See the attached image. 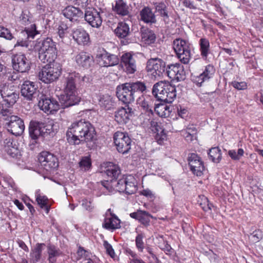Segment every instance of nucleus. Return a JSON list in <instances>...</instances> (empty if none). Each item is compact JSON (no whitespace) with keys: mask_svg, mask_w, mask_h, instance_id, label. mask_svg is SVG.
<instances>
[{"mask_svg":"<svg viewBox=\"0 0 263 263\" xmlns=\"http://www.w3.org/2000/svg\"><path fill=\"white\" fill-rule=\"evenodd\" d=\"M57 56L56 43L52 39L47 37L43 41L39 50V58L43 63L54 62Z\"/></svg>","mask_w":263,"mask_h":263,"instance_id":"7","label":"nucleus"},{"mask_svg":"<svg viewBox=\"0 0 263 263\" xmlns=\"http://www.w3.org/2000/svg\"><path fill=\"white\" fill-rule=\"evenodd\" d=\"M210 159L215 163H219L221 159V150L218 147L211 148L208 153Z\"/></svg>","mask_w":263,"mask_h":263,"instance_id":"43","label":"nucleus"},{"mask_svg":"<svg viewBox=\"0 0 263 263\" xmlns=\"http://www.w3.org/2000/svg\"><path fill=\"white\" fill-rule=\"evenodd\" d=\"M141 20L146 23L154 24L156 22V16L152 9L145 7L140 12Z\"/></svg>","mask_w":263,"mask_h":263,"instance_id":"31","label":"nucleus"},{"mask_svg":"<svg viewBox=\"0 0 263 263\" xmlns=\"http://www.w3.org/2000/svg\"><path fill=\"white\" fill-rule=\"evenodd\" d=\"M154 109L159 116L166 118L171 115L172 111V106L166 104L160 103L156 105Z\"/></svg>","mask_w":263,"mask_h":263,"instance_id":"36","label":"nucleus"},{"mask_svg":"<svg viewBox=\"0 0 263 263\" xmlns=\"http://www.w3.org/2000/svg\"><path fill=\"white\" fill-rule=\"evenodd\" d=\"M103 227L109 230H114L120 227V219L115 215L111 213L110 209L106 213Z\"/></svg>","mask_w":263,"mask_h":263,"instance_id":"23","label":"nucleus"},{"mask_svg":"<svg viewBox=\"0 0 263 263\" xmlns=\"http://www.w3.org/2000/svg\"><path fill=\"white\" fill-rule=\"evenodd\" d=\"M114 191L125 192L127 194H133L137 191L136 180L132 175L123 176L119 180H112Z\"/></svg>","mask_w":263,"mask_h":263,"instance_id":"9","label":"nucleus"},{"mask_svg":"<svg viewBox=\"0 0 263 263\" xmlns=\"http://www.w3.org/2000/svg\"><path fill=\"white\" fill-rule=\"evenodd\" d=\"M149 263H160V261L155 253H151L149 256H146Z\"/></svg>","mask_w":263,"mask_h":263,"instance_id":"59","label":"nucleus"},{"mask_svg":"<svg viewBox=\"0 0 263 263\" xmlns=\"http://www.w3.org/2000/svg\"><path fill=\"white\" fill-rule=\"evenodd\" d=\"M106 175L112 179H116L121 173L120 167L118 165L113 164L112 162H108L104 171Z\"/></svg>","mask_w":263,"mask_h":263,"instance_id":"37","label":"nucleus"},{"mask_svg":"<svg viewBox=\"0 0 263 263\" xmlns=\"http://www.w3.org/2000/svg\"><path fill=\"white\" fill-rule=\"evenodd\" d=\"M201 208L205 212H208L211 210L212 206H213L211 203H210L207 198L204 197L203 199V202L200 204Z\"/></svg>","mask_w":263,"mask_h":263,"instance_id":"54","label":"nucleus"},{"mask_svg":"<svg viewBox=\"0 0 263 263\" xmlns=\"http://www.w3.org/2000/svg\"><path fill=\"white\" fill-rule=\"evenodd\" d=\"M47 253L49 263H55L57 257L62 254V251L58 248L51 244L47 246Z\"/></svg>","mask_w":263,"mask_h":263,"instance_id":"34","label":"nucleus"},{"mask_svg":"<svg viewBox=\"0 0 263 263\" xmlns=\"http://www.w3.org/2000/svg\"><path fill=\"white\" fill-rule=\"evenodd\" d=\"M76 61L79 65L87 68L90 66L92 61V58L89 53L81 52L76 57Z\"/></svg>","mask_w":263,"mask_h":263,"instance_id":"32","label":"nucleus"},{"mask_svg":"<svg viewBox=\"0 0 263 263\" xmlns=\"http://www.w3.org/2000/svg\"><path fill=\"white\" fill-rule=\"evenodd\" d=\"M121 65L127 73L133 74L137 70L136 60L129 52L122 55Z\"/></svg>","mask_w":263,"mask_h":263,"instance_id":"19","label":"nucleus"},{"mask_svg":"<svg viewBox=\"0 0 263 263\" xmlns=\"http://www.w3.org/2000/svg\"><path fill=\"white\" fill-rule=\"evenodd\" d=\"M82 205L86 210L88 211H91L93 209V205L91 202L86 199L82 200Z\"/></svg>","mask_w":263,"mask_h":263,"instance_id":"56","label":"nucleus"},{"mask_svg":"<svg viewBox=\"0 0 263 263\" xmlns=\"http://www.w3.org/2000/svg\"><path fill=\"white\" fill-rule=\"evenodd\" d=\"M156 36L155 33L151 30L145 29L141 32V40L147 45L154 43L156 41Z\"/></svg>","mask_w":263,"mask_h":263,"instance_id":"40","label":"nucleus"},{"mask_svg":"<svg viewBox=\"0 0 263 263\" xmlns=\"http://www.w3.org/2000/svg\"><path fill=\"white\" fill-rule=\"evenodd\" d=\"M12 63L13 69L18 72H25L30 69V62L24 54L13 55Z\"/></svg>","mask_w":263,"mask_h":263,"instance_id":"17","label":"nucleus"},{"mask_svg":"<svg viewBox=\"0 0 263 263\" xmlns=\"http://www.w3.org/2000/svg\"><path fill=\"white\" fill-rule=\"evenodd\" d=\"M3 151L12 158L20 155V151L16 142L10 138L5 139L1 144Z\"/></svg>","mask_w":263,"mask_h":263,"instance_id":"21","label":"nucleus"},{"mask_svg":"<svg viewBox=\"0 0 263 263\" xmlns=\"http://www.w3.org/2000/svg\"><path fill=\"white\" fill-rule=\"evenodd\" d=\"M155 8L156 12L158 13V15L162 18V20L165 23L168 24L169 15L166 5L163 3H160L156 6Z\"/></svg>","mask_w":263,"mask_h":263,"instance_id":"41","label":"nucleus"},{"mask_svg":"<svg viewBox=\"0 0 263 263\" xmlns=\"http://www.w3.org/2000/svg\"><path fill=\"white\" fill-rule=\"evenodd\" d=\"M134 110L128 105L119 109L115 114V120L120 124L126 123L134 114Z\"/></svg>","mask_w":263,"mask_h":263,"instance_id":"25","label":"nucleus"},{"mask_svg":"<svg viewBox=\"0 0 263 263\" xmlns=\"http://www.w3.org/2000/svg\"><path fill=\"white\" fill-rule=\"evenodd\" d=\"M137 103L145 113L147 114L148 116L153 115V104L149 99H145L143 98V96H139L137 98Z\"/></svg>","mask_w":263,"mask_h":263,"instance_id":"33","label":"nucleus"},{"mask_svg":"<svg viewBox=\"0 0 263 263\" xmlns=\"http://www.w3.org/2000/svg\"><path fill=\"white\" fill-rule=\"evenodd\" d=\"M189 165L191 171L194 175L200 176L204 170L203 162L201 158L196 154L191 153L187 158Z\"/></svg>","mask_w":263,"mask_h":263,"instance_id":"14","label":"nucleus"},{"mask_svg":"<svg viewBox=\"0 0 263 263\" xmlns=\"http://www.w3.org/2000/svg\"><path fill=\"white\" fill-rule=\"evenodd\" d=\"M129 27L125 22H120L115 30L116 35L120 38H124L129 34Z\"/></svg>","mask_w":263,"mask_h":263,"instance_id":"39","label":"nucleus"},{"mask_svg":"<svg viewBox=\"0 0 263 263\" xmlns=\"http://www.w3.org/2000/svg\"><path fill=\"white\" fill-rule=\"evenodd\" d=\"M129 263H146L141 258L129 259Z\"/></svg>","mask_w":263,"mask_h":263,"instance_id":"64","label":"nucleus"},{"mask_svg":"<svg viewBox=\"0 0 263 263\" xmlns=\"http://www.w3.org/2000/svg\"><path fill=\"white\" fill-rule=\"evenodd\" d=\"M103 246L106 250L107 253L111 257L114 258L115 256V253L111 245L109 244L107 241H104Z\"/></svg>","mask_w":263,"mask_h":263,"instance_id":"53","label":"nucleus"},{"mask_svg":"<svg viewBox=\"0 0 263 263\" xmlns=\"http://www.w3.org/2000/svg\"><path fill=\"white\" fill-rule=\"evenodd\" d=\"M166 73L168 77L173 81L179 82L185 78L183 66L179 63L168 65L166 69Z\"/></svg>","mask_w":263,"mask_h":263,"instance_id":"16","label":"nucleus"},{"mask_svg":"<svg viewBox=\"0 0 263 263\" xmlns=\"http://www.w3.org/2000/svg\"><path fill=\"white\" fill-rule=\"evenodd\" d=\"M243 154L244 151L242 148H239L237 152H236L234 149H231L228 151L229 156L234 160H239Z\"/></svg>","mask_w":263,"mask_h":263,"instance_id":"46","label":"nucleus"},{"mask_svg":"<svg viewBox=\"0 0 263 263\" xmlns=\"http://www.w3.org/2000/svg\"><path fill=\"white\" fill-rule=\"evenodd\" d=\"M39 161L46 171L55 168L59 165L58 158L48 152L44 151L40 153Z\"/></svg>","mask_w":263,"mask_h":263,"instance_id":"13","label":"nucleus"},{"mask_svg":"<svg viewBox=\"0 0 263 263\" xmlns=\"http://www.w3.org/2000/svg\"><path fill=\"white\" fill-rule=\"evenodd\" d=\"M173 48L180 61L184 64H188L191 59V47L186 41L176 39L173 42Z\"/></svg>","mask_w":263,"mask_h":263,"instance_id":"8","label":"nucleus"},{"mask_svg":"<svg viewBox=\"0 0 263 263\" xmlns=\"http://www.w3.org/2000/svg\"><path fill=\"white\" fill-rule=\"evenodd\" d=\"M261 232L259 231H255L251 235L250 238L254 242H258L261 238Z\"/></svg>","mask_w":263,"mask_h":263,"instance_id":"58","label":"nucleus"},{"mask_svg":"<svg viewBox=\"0 0 263 263\" xmlns=\"http://www.w3.org/2000/svg\"><path fill=\"white\" fill-rule=\"evenodd\" d=\"M114 141L117 151L120 153L126 154L131 148L132 140L126 133L116 132L114 135Z\"/></svg>","mask_w":263,"mask_h":263,"instance_id":"11","label":"nucleus"},{"mask_svg":"<svg viewBox=\"0 0 263 263\" xmlns=\"http://www.w3.org/2000/svg\"><path fill=\"white\" fill-rule=\"evenodd\" d=\"M21 93L28 100H32L37 94V87L34 83L29 81L24 82L21 87Z\"/></svg>","mask_w":263,"mask_h":263,"instance_id":"22","label":"nucleus"},{"mask_svg":"<svg viewBox=\"0 0 263 263\" xmlns=\"http://www.w3.org/2000/svg\"><path fill=\"white\" fill-rule=\"evenodd\" d=\"M62 67L59 63L51 62L43 66L39 74L41 81L50 83L58 80L61 74Z\"/></svg>","mask_w":263,"mask_h":263,"instance_id":"6","label":"nucleus"},{"mask_svg":"<svg viewBox=\"0 0 263 263\" xmlns=\"http://www.w3.org/2000/svg\"><path fill=\"white\" fill-rule=\"evenodd\" d=\"M152 93L158 100L172 103L176 97V88L167 81H160L153 86Z\"/></svg>","mask_w":263,"mask_h":263,"instance_id":"5","label":"nucleus"},{"mask_svg":"<svg viewBox=\"0 0 263 263\" xmlns=\"http://www.w3.org/2000/svg\"><path fill=\"white\" fill-rule=\"evenodd\" d=\"M178 115L182 118H184L187 114V110L185 108H182L181 107L180 108H178Z\"/></svg>","mask_w":263,"mask_h":263,"instance_id":"61","label":"nucleus"},{"mask_svg":"<svg viewBox=\"0 0 263 263\" xmlns=\"http://www.w3.org/2000/svg\"><path fill=\"white\" fill-rule=\"evenodd\" d=\"M45 124L42 122L31 121L29 127V136L32 139L36 140L44 133Z\"/></svg>","mask_w":263,"mask_h":263,"instance_id":"24","label":"nucleus"},{"mask_svg":"<svg viewBox=\"0 0 263 263\" xmlns=\"http://www.w3.org/2000/svg\"><path fill=\"white\" fill-rule=\"evenodd\" d=\"M91 166V161L89 157H83L79 162V166L82 170L87 171Z\"/></svg>","mask_w":263,"mask_h":263,"instance_id":"45","label":"nucleus"},{"mask_svg":"<svg viewBox=\"0 0 263 263\" xmlns=\"http://www.w3.org/2000/svg\"><path fill=\"white\" fill-rule=\"evenodd\" d=\"M200 51L202 57L206 59L210 52V43L208 39L201 38L199 41Z\"/></svg>","mask_w":263,"mask_h":263,"instance_id":"42","label":"nucleus"},{"mask_svg":"<svg viewBox=\"0 0 263 263\" xmlns=\"http://www.w3.org/2000/svg\"><path fill=\"white\" fill-rule=\"evenodd\" d=\"M68 26L66 24L62 23L58 28V34L61 39H63L68 33Z\"/></svg>","mask_w":263,"mask_h":263,"instance_id":"49","label":"nucleus"},{"mask_svg":"<svg viewBox=\"0 0 263 263\" xmlns=\"http://www.w3.org/2000/svg\"><path fill=\"white\" fill-rule=\"evenodd\" d=\"M85 21L92 27L99 28L102 23L100 13L93 8H88L85 12Z\"/></svg>","mask_w":263,"mask_h":263,"instance_id":"18","label":"nucleus"},{"mask_svg":"<svg viewBox=\"0 0 263 263\" xmlns=\"http://www.w3.org/2000/svg\"><path fill=\"white\" fill-rule=\"evenodd\" d=\"M143 235L142 234H139L136 237V246L139 252H142L144 248V242L143 241Z\"/></svg>","mask_w":263,"mask_h":263,"instance_id":"48","label":"nucleus"},{"mask_svg":"<svg viewBox=\"0 0 263 263\" xmlns=\"http://www.w3.org/2000/svg\"><path fill=\"white\" fill-rule=\"evenodd\" d=\"M38 105L41 109L47 114H53L59 110L60 104L53 98L42 96L39 101Z\"/></svg>","mask_w":263,"mask_h":263,"instance_id":"15","label":"nucleus"},{"mask_svg":"<svg viewBox=\"0 0 263 263\" xmlns=\"http://www.w3.org/2000/svg\"><path fill=\"white\" fill-rule=\"evenodd\" d=\"M20 18L22 24L24 25L28 24V23L30 21V16L29 15V12L27 11H23Z\"/></svg>","mask_w":263,"mask_h":263,"instance_id":"55","label":"nucleus"},{"mask_svg":"<svg viewBox=\"0 0 263 263\" xmlns=\"http://www.w3.org/2000/svg\"><path fill=\"white\" fill-rule=\"evenodd\" d=\"M146 90L145 84L137 81L118 85L116 88V94L120 101L128 104L134 102L139 96H142Z\"/></svg>","mask_w":263,"mask_h":263,"instance_id":"3","label":"nucleus"},{"mask_svg":"<svg viewBox=\"0 0 263 263\" xmlns=\"http://www.w3.org/2000/svg\"><path fill=\"white\" fill-rule=\"evenodd\" d=\"M184 136L187 141H192L194 137V134H191L189 131L185 132Z\"/></svg>","mask_w":263,"mask_h":263,"instance_id":"63","label":"nucleus"},{"mask_svg":"<svg viewBox=\"0 0 263 263\" xmlns=\"http://www.w3.org/2000/svg\"><path fill=\"white\" fill-rule=\"evenodd\" d=\"M65 17L71 21H76L83 15V12L78 8L72 6H68L63 10Z\"/></svg>","mask_w":263,"mask_h":263,"instance_id":"28","label":"nucleus"},{"mask_svg":"<svg viewBox=\"0 0 263 263\" xmlns=\"http://www.w3.org/2000/svg\"><path fill=\"white\" fill-rule=\"evenodd\" d=\"M159 247L161 249L166 251H170L171 249V246L167 243V242L166 241H164L163 240V245H160Z\"/></svg>","mask_w":263,"mask_h":263,"instance_id":"60","label":"nucleus"},{"mask_svg":"<svg viewBox=\"0 0 263 263\" xmlns=\"http://www.w3.org/2000/svg\"><path fill=\"white\" fill-rule=\"evenodd\" d=\"M71 35L74 41L79 45L86 46L90 43L89 34L82 28L73 29Z\"/></svg>","mask_w":263,"mask_h":263,"instance_id":"20","label":"nucleus"},{"mask_svg":"<svg viewBox=\"0 0 263 263\" xmlns=\"http://www.w3.org/2000/svg\"><path fill=\"white\" fill-rule=\"evenodd\" d=\"M214 71V67L211 65H208L205 67L204 70L201 73L209 81L213 77Z\"/></svg>","mask_w":263,"mask_h":263,"instance_id":"50","label":"nucleus"},{"mask_svg":"<svg viewBox=\"0 0 263 263\" xmlns=\"http://www.w3.org/2000/svg\"><path fill=\"white\" fill-rule=\"evenodd\" d=\"M0 37L6 40H10L13 38L12 34L7 28L0 26Z\"/></svg>","mask_w":263,"mask_h":263,"instance_id":"47","label":"nucleus"},{"mask_svg":"<svg viewBox=\"0 0 263 263\" xmlns=\"http://www.w3.org/2000/svg\"><path fill=\"white\" fill-rule=\"evenodd\" d=\"M45 244L44 243H37L30 253L31 261L33 263H37L41 259L42 251Z\"/></svg>","mask_w":263,"mask_h":263,"instance_id":"38","label":"nucleus"},{"mask_svg":"<svg viewBox=\"0 0 263 263\" xmlns=\"http://www.w3.org/2000/svg\"><path fill=\"white\" fill-rule=\"evenodd\" d=\"M40 31L37 30L36 24H31L29 27H26L24 30L20 33V37L22 40H18L15 44L16 46H22L27 47L29 43L27 40L33 39L35 36L40 33Z\"/></svg>","mask_w":263,"mask_h":263,"instance_id":"12","label":"nucleus"},{"mask_svg":"<svg viewBox=\"0 0 263 263\" xmlns=\"http://www.w3.org/2000/svg\"><path fill=\"white\" fill-rule=\"evenodd\" d=\"M231 85L238 90L246 89L248 87L247 83L244 81L239 82L233 81L231 83Z\"/></svg>","mask_w":263,"mask_h":263,"instance_id":"52","label":"nucleus"},{"mask_svg":"<svg viewBox=\"0 0 263 263\" xmlns=\"http://www.w3.org/2000/svg\"><path fill=\"white\" fill-rule=\"evenodd\" d=\"M64 92L60 99L63 108L77 104L80 99L77 95L76 83L80 79V75L76 72H68L64 75Z\"/></svg>","mask_w":263,"mask_h":263,"instance_id":"2","label":"nucleus"},{"mask_svg":"<svg viewBox=\"0 0 263 263\" xmlns=\"http://www.w3.org/2000/svg\"><path fill=\"white\" fill-rule=\"evenodd\" d=\"M36 201L41 208L45 209L46 213L48 214L50 210V206L48 205V198L39 194H36Z\"/></svg>","mask_w":263,"mask_h":263,"instance_id":"44","label":"nucleus"},{"mask_svg":"<svg viewBox=\"0 0 263 263\" xmlns=\"http://www.w3.org/2000/svg\"><path fill=\"white\" fill-rule=\"evenodd\" d=\"M150 124L152 130L156 134L155 139L159 144H163L164 141L166 140V134L162 127L161 124L153 120L150 122Z\"/></svg>","mask_w":263,"mask_h":263,"instance_id":"26","label":"nucleus"},{"mask_svg":"<svg viewBox=\"0 0 263 263\" xmlns=\"http://www.w3.org/2000/svg\"><path fill=\"white\" fill-rule=\"evenodd\" d=\"M98 100L100 106L106 110H111L115 107V102L112 98L109 95H100Z\"/></svg>","mask_w":263,"mask_h":263,"instance_id":"35","label":"nucleus"},{"mask_svg":"<svg viewBox=\"0 0 263 263\" xmlns=\"http://www.w3.org/2000/svg\"><path fill=\"white\" fill-rule=\"evenodd\" d=\"M192 81L199 87L201 86L204 82L208 81L207 79L203 76L202 73L200 74L199 76H193L192 78Z\"/></svg>","mask_w":263,"mask_h":263,"instance_id":"51","label":"nucleus"},{"mask_svg":"<svg viewBox=\"0 0 263 263\" xmlns=\"http://www.w3.org/2000/svg\"><path fill=\"white\" fill-rule=\"evenodd\" d=\"M101 184L109 192H112L114 191V186L112 185V180L110 181H103L101 182Z\"/></svg>","mask_w":263,"mask_h":263,"instance_id":"57","label":"nucleus"},{"mask_svg":"<svg viewBox=\"0 0 263 263\" xmlns=\"http://www.w3.org/2000/svg\"><path fill=\"white\" fill-rule=\"evenodd\" d=\"M113 10L121 16H128L129 14V8L123 0H117L113 6Z\"/></svg>","mask_w":263,"mask_h":263,"instance_id":"30","label":"nucleus"},{"mask_svg":"<svg viewBox=\"0 0 263 263\" xmlns=\"http://www.w3.org/2000/svg\"><path fill=\"white\" fill-rule=\"evenodd\" d=\"M130 216L138 220L142 225L147 227L149 225L150 218L153 216L145 211L138 210L130 214Z\"/></svg>","mask_w":263,"mask_h":263,"instance_id":"29","label":"nucleus"},{"mask_svg":"<svg viewBox=\"0 0 263 263\" xmlns=\"http://www.w3.org/2000/svg\"><path fill=\"white\" fill-rule=\"evenodd\" d=\"M86 251L82 247H79L77 251L78 255L80 257H83L85 256Z\"/></svg>","mask_w":263,"mask_h":263,"instance_id":"62","label":"nucleus"},{"mask_svg":"<svg viewBox=\"0 0 263 263\" xmlns=\"http://www.w3.org/2000/svg\"><path fill=\"white\" fill-rule=\"evenodd\" d=\"M96 131L93 125L85 120L73 122L66 132L68 142L73 145L82 142H91L96 140Z\"/></svg>","mask_w":263,"mask_h":263,"instance_id":"1","label":"nucleus"},{"mask_svg":"<svg viewBox=\"0 0 263 263\" xmlns=\"http://www.w3.org/2000/svg\"><path fill=\"white\" fill-rule=\"evenodd\" d=\"M119 59L117 55L107 52L102 53L100 55V64L104 67L113 66L119 63Z\"/></svg>","mask_w":263,"mask_h":263,"instance_id":"27","label":"nucleus"},{"mask_svg":"<svg viewBox=\"0 0 263 263\" xmlns=\"http://www.w3.org/2000/svg\"><path fill=\"white\" fill-rule=\"evenodd\" d=\"M165 62L158 58H151L146 63V70L152 77L156 78L161 77L165 70Z\"/></svg>","mask_w":263,"mask_h":263,"instance_id":"10","label":"nucleus"},{"mask_svg":"<svg viewBox=\"0 0 263 263\" xmlns=\"http://www.w3.org/2000/svg\"><path fill=\"white\" fill-rule=\"evenodd\" d=\"M0 114L3 125L9 132L15 136H20L23 133L25 129L23 120L18 116L13 115L11 110H4L2 108Z\"/></svg>","mask_w":263,"mask_h":263,"instance_id":"4","label":"nucleus"}]
</instances>
